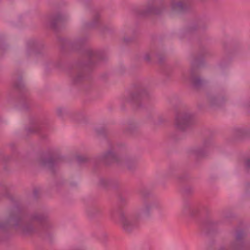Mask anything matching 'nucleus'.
I'll list each match as a JSON object with an SVG mask.
<instances>
[{"label":"nucleus","instance_id":"f257e3e1","mask_svg":"<svg viewBox=\"0 0 250 250\" xmlns=\"http://www.w3.org/2000/svg\"><path fill=\"white\" fill-rule=\"evenodd\" d=\"M122 226L126 231H130L134 227L135 220L133 217H124L121 220Z\"/></svg>","mask_w":250,"mask_h":250},{"label":"nucleus","instance_id":"f03ea898","mask_svg":"<svg viewBox=\"0 0 250 250\" xmlns=\"http://www.w3.org/2000/svg\"><path fill=\"white\" fill-rule=\"evenodd\" d=\"M189 121V116L187 115H180L176 119L175 125L178 128L182 129L188 125Z\"/></svg>","mask_w":250,"mask_h":250},{"label":"nucleus","instance_id":"7ed1b4c3","mask_svg":"<svg viewBox=\"0 0 250 250\" xmlns=\"http://www.w3.org/2000/svg\"><path fill=\"white\" fill-rule=\"evenodd\" d=\"M184 2L183 0L173 1L171 3V8L175 11L182 10L184 8Z\"/></svg>","mask_w":250,"mask_h":250},{"label":"nucleus","instance_id":"20e7f679","mask_svg":"<svg viewBox=\"0 0 250 250\" xmlns=\"http://www.w3.org/2000/svg\"><path fill=\"white\" fill-rule=\"evenodd\" d=\"M104 157L107 160L114 161L117 159V155L114 150L111 149L104 154Z\"/></svg>","mask_w":250,"mask_h":250},{"label":"nucleus","instance_id":"39448f33","mask_svg":"<svg viewBox=\"0 0 250 250\" xmlns=\"http://www.w3.org/2000/svg\"><path fill=\"white\" fill-rule=\"evenodd\" d=\"M19 225L24 232H28L30 230L28 225L24 224L21 222L19 223Z\"/></svg>","mask_w":250,"mask_h":250},{"label":"nucleus","instance_id":"423d86ee","mask_svg":"<svg viewBox=\"0 0 250 250\" xmlns=\"http://www.w3.org/2000/svg\"><path fill=\"white\" fill-rule=\"evenodd\" d=\"M243 163L245 167L250 168V156L244 159Z\"/></svg>","mask_w":250,"mask_h":250}]
</instances>
